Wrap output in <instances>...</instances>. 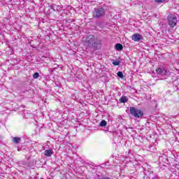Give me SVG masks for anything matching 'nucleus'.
<instances>
[{
    "mask_svg": "<svg viewBox=\"0 0 179 179\" xmlns=\"http://www.w3.org/2000/svg\"><path fill=\"white\" fill-rule=\"evenodd\" d=\"M20 141H21V138L19 137H13V142L14 143H19V142H20Z\"/></svg>",
    "mask_w": 179,
    "mask_h": 179,
    "instance_id": "10",
    "label": "nucleus"
},
{
    "mask_svg": "<svg viewBox=\"0 0 179 179\" xmlns=\"http://www.w3.org/2000/svg\"><path fill=\"white\" fill-rule=\"evenodd\" d=\"M143 179H149V177L145 174V176L143 177Z\"/></svg>",
    "mask_w": 179,
    "mask_h": 179,
    "instance_id": "20",
    "label": "nucleus"
},
{
    "mask_svg": "<svg viewBox=\"0 0 179 179\" xmlns=\"http://www.w3.org/2000/svg\"><path fill=\"white\" fill-rule=\"evenodd\" d=\"M120 101L121 103H127L128 101V98L126 96H122L120 99Z\"/></svg>",
    "mask_w": 179,
    "mask_h": 179,
    "instance_id": "9",
    "label": "nucleus"
},
{
    "mask_svg": "<svg viewBox=\"0 0 179 179\" xmlns=\"http://www.w3.org/2000/svg\"><path fill=\"white\" fill-rule=\"evenodd\" d=\"M59 10H61V6L57 5L55 8V12H59Z\"/></svg>",
    "mask_w": 179,
    "mask_h": 179,
    "instance_id": "19",
    "label": "nucleus"
},
{
    "mask_svg": "<svg viewBox=\"0 0 179 179\" xmlns=\"http://www.w3.org/2000/svg\"><path fill=\"white\" fill-rule=\"evenodd\" d=\"M117 75L119 78H124V74L121 71H118Z\"/></svg>",
    "mask_w": 179,
    "mask_h": 179,
    "instance_id": "18",
    "label": "nucleus"
},
{
    "mask_svg": "<svg viewBox=\"0 0 179 179\" xmlns=\"http://www.w3.org/2000/svg\"><path fill=\"white\" fill-rule=\"evenodd\" d=\"M52 153H54V152H52V150L51 149L45 150V156H46L47 157H50V156H52Z\"/></svg>",
    "mask_w": 179,
    "mask_h": 179,
    "instance_id": "7",
    "label": "nucleus"
},
{
    "mask_svg": "<svg viewBox=\"0 0 179 179\" xmlns=\"http://www.w3.org/2000/svg\"><path fill=\"white\" fill-rule=\"evenodd\" d=\"M112 64H113V65H115V66H118L120 65V62L118 61H114L112 62Z\"/></svg>",
    "mask_w": 179,
    "mask_h": 179,
    "instance_id": "17",
    "label": "nucleus"
},
{
    "mask_svg": "<svg viewBox=\"0 0 179 179\" xmlns=\"http://www.w3.org/2000/svg\"><path fill=\"white\" fill-rule=\"evenodd\" d=\"M33 78L34 79H38V78H40V74L38 72L34 73L33 75Z\"/></svg>",
    "mask_w": 179,
    "mask_h": 179,
    "instance_id": "12",
    "label": "nucleus"
},
{
    "mask_svg": "<svg viewBox=\"0 0 179 179\" xmlns=\"http://www.w3.org/2000/svg\"><path fill=\"white\" fill-rule=\"evenodd\" d=\"M56 6H57L56 4H51V5L50 6V9H52V10H54V12H55V10H55Z\"/></svg>",
    "mask_w": 179,
    "mask_h": 179,
    "instance_id": "16",
    "label": "nucleus"
},
{
    "mask_svg": "<svg viewBox=\"0 0 179 179\" xmlns=\"http://www.w3.org/2000/svg\"><path fill=\"white\" fill-rule=\"evenodd\" d=\"M154 1H155V2H156V3L160 4V3H163L166 2V0H154Z\"/></svg>",
    "mask_w": 179,
    "mask_h": 179,
    "instance_id": "14",
    "label": "nucleus"
},
{
    "mask_svg": "<svg viewBox=\"0 0 179 179\" xmlns=\"http://www.w3.org/2000/svg\"><path fill=\"white\" fill-rule=\"evenodd\" d=\"M143 37L142 36V35L136 33L132 35L131 36V40H133V41H141V40H143Z\"/></svg>",
    "mask_w": 179,
    "mask_h": 179,
    "instance_id": "5",
    "label": "nucleus"
},
{
    "mask_svg": "<svg viewBox=\"0 0 179 179\" xmlns=\"http://www.w3.org/2000/svg\"><path fill=\"white\" fill-rule=\"evenodd\" d=\"M156 72L158 73V75H168L169 72L167 70L163 69V68H157Z\"/></svg>",
    "mask_w": 179,
    "mask_h": 179,
    "instance_id": "6",
    "label": "nucleus"
},
{
    "mask_svg": "<svg viewBox=\"0 0 179 179\" xmlns=\"http://www.w3.org/2000/svg\"><path fill=\"white\" fill-rule=\"evenodd\" d=\"M150 179H160V178H159V176L154 174L152 176H150Z\"/></svg>",
    "mask_w": 179,
    "mask_h": 179,
    "instance_id": "15",
    "label": "nucleus"
},
{
    "mask_svg": "<svg viewBox=\"0 0 179 179\" xmlns=\"http://www.w3.org/2000/svg\"><path fill=\"white\" fill-rule=\"evenodd\" d=\"M147 176H148V178L150 179V176H153V171H148L147 173L145 174Z\"/></svg>",
    "mask_w": 179,
    "mask_h": 179,
    "instance_id": "11",
    "label": "nucleus"
},
{
    "mask_svg": "<svg viewBox=\"0 0 179 179\" xmlns=\"http://www.w3.org/2000/svg\"><path fill=\"white\" fill-rule=\"evenodd\" d=\"M115 49L117 50V51H122V50L124 49V47L121 43H117L115 45Z\"/></svg>",
    "mask_w": 179,
    "mask_h": 179,
    "instance_id": "8",
    "label": "nucleus"
},
{
    "mask_svg": "<svg viewBox=\"0 0 179 179\" xmlns=\"http://www.w3.org/2000/svg\"><path fill=\"white\" fill-rule=\"evenodd\" d=\"M83 45L87 48H92L94 51L99 50V47H101L103 40L99 36L90 35L83 40Z\"/></svg>",
    "mask_w": 179,
    "mask_h": 179,
    "instance_id": "1",
    "label": "nucleus"
},
{
    "mask_svg": "<svg viewBox=\"0 0 179 179\" xmlns=\"http://www.w3.org/2000/svg\"><path fill=\"white\" fill-rule=\"evenodd\" d=\"M92 16L95 19H103L106 16V8L103 7L94 8L92 12Z\"/></svg>",
    "mask_w": 179,
    "mask_h": 179,
    "instance_id": "2",
    "label": "nucleus"
},
{
    "mask_svg": "<svg viewBox=\"0 0 179 179\" xmlns=\"http://www.w3.org/2000/svg\"><path fill=\"white\" fill-rule=\"evenodd\" d=\"M107 125V122L106 120H101L100 122V127H106Z\"/></svg>",
    "mask_w": 179,
    "mask_h": 179,
    "instance_id": "13",
    "label": "nucleus"
},
{
    "mask_svg": "<svg viewBox=\"0 0 179 179\" xmlns=\"http://www.w3.org/2000/svg\"><path fill=\"white\" fill-rule=\"evenodd\" d=\"M129 111L131 115L134 117V118H141V117H143V112L135 107H130Z\"/></svg>",
    "mask_w": 179,
    "mask_h": 179,
    "instance_id": "4",
    "label": "nucleus"
},
{
    "mask_svg": "<svg viewBox=\"0 0 179 179\" xmlns=\"http://www.w3.org/2000/svg\"><path fill=\"white\" fill-rule=\"evenodd\" d=\"M168 24L170 27H176L177 26V22H178V18L175 14H169L167 17Z\"/></svg>",
    "mask_w": 179,
    "mask_h": 179,
    "instance_id": "3",
    "label": "nucleus"
}]
</instances>
